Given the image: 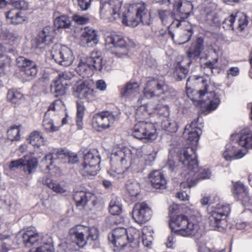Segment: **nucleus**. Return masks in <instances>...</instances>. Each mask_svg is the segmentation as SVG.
Returning a JSON list of instances; mask_svg holds the SVG:
<instances>
[{"label":"nucleus","instance_id":"1","mask_svg":"<svg viewBox=\"0 0 252 252\" xmlns=\"http://www.w3.org/2000/svg\"><path fill=\"white\" fill-rule=\"evenodd\" d=\"M178 160L189 170L197 168L198 162L196 155L192 148L188 147L180 149L177 152L176 155L173 156L171 151L169 152L166 167L171 171H177L179 165L176 162Z\"/></svg>","mask_w":252,"mask_h":252},{"label":"nucleus","instance_id":"2","mask_svg":"<svg viewBox=\"0 0 252 252\" xmlns=\"http://www.w3.org/2000/svg\"><path fill=\"white\" fill-rule=\"evenodd\" d=\"M170 227L172 231L183 236H193L198 232L199 226L196 221H190L184 215L170 216Z\"/></svg>","mask_w":252,"mask_h":252},{"label":"nucleus","instance_id":"3","mask_svg":"<svg viewBox=\"0 0 252 252\" xmlns=\"http://www.w3.org/2000/svg\"><path fill=\"white\" fill-rule=\"evenodd\" d=\"M139 236V233L134 229L127 230L124 227H117L109 234L108 238L116 247L123 248L138 238Z\"/></svg>","mask_w":252,"mask_h":252},{"label":"nucleus","instance_id":"4","mask_svg":"<svg viewBox=\"0 0 252 252\" xmlns=\"http://www.w3.org/2000/svg\"><path fill=\"white\" fill-rule=\"evenodd\" d=\"M230 212L229 205L218 204L215 210L212 212L208 218L207 223L209 229L219 231L224 230L227 226L225 218Z\"/></svg>","mask_w":252,"mask_h":252},{"label":"nucleus","instance_id":"5","mask_svg":"<svg viewBox=\"0 0 252 252\" xmlns=\"http://www.w3.org/2000/svg\"><path fill=\"white\" fill-rule=\"evenodd\" d=\"M133 10V8L129 9L123 13L122 22L124 25L135 27L140 22L149 24V22L144 20V17L147 16V10L145 3H136L135 11L134 12Z\"/></svg>","mask_w":252,"mask_h":252},{"label":"nucleus","instance_id":"6","mask_svg":"<svg viewBox=\"0 0 252 252\" xmlns=\"http://www.w3.org/2000/svg\"><path fill=\"white\" fill-rule=\"evenodd\" d=\"M173 93L176 94V92L170 88L162 78H153L148 80L144 89V94L148 98L155 96H158L166 93Z\"/></svg>","mask_w":252,"mask_h":252},{"label":"nucleus","instance_id":"7","mask_svg":"<svg viewBox=\"0 0 252 252\" xmlns=\"http://www.w3.org/2000/svg\"><path fill=\"white\" fill-rule=\"evenodd\" d=\"M51 54L56 63L64 66H70L74 60L72 50L65 45H54Z\"/></svg>","mask_w":252,"mask_h":252},{"label":"nucleus","instance_id":"8","mask_svg":"<svg viewBox=\"0 0 252 252\" xmlns=\"http://www.w3.org/2000/svg\"><path fill=\"white\" fill-rule=\"evenodd\" d=\"M100 162L98 152L95 149L90 150L84 155L82 171L84 175L94 176L99 168Z\"/></svg>","mask_w":252,"mask_h":252},{"label":"nucleus","instance_id":"9","mask_svg":"<svg viewBox=\"0 0 252 252\" xmlns=\"http://www.w3.org/2000/svg\"><path fill=\"white\" fill-rule=\"evenodd\" d=\"M70 233L74 236L76 244L80 247H82L86 244V239L95 240L98 236L96 228H90L83 226H78L76 228L71 229Z\"/></svg>","mask_w":252,"mask_h":252},{"label":"nucleus","instance_id":"10","mask_svg":"<svg viewBox=\"0 0 252 252\" xmlns=\"http://www.w3.org/2000/svg\"><path fill=\"white\" fill-rule=\"evenodd\" d=\"M133 136L138 139L154 140L157 138L156 128L152 123L139 121L134 125Z\"/></svg>","mask_w":252,"mask_h":252},{"label":"nucleus","instance_id":"11","mask_svg":"<svg viewBox=\"0 0 252 252\" xmlns=\"http://www.w3.org/2000/svg\"><path fill=\"white\" fill-rule=\"evenodd\" d=\"M16 51L6 43H0V74H7L10 70L11 54L14 55Z\"/></svg>","mask_w":252,"mask_h":252},{"label":"nucleus","instance_id":"12","mask_svg":"<svg viewBox=\"0 0 252 252\" xmlns=\"http://www.w3.org/2000/svg\"><path fill=\"white\" fill-rule=\"evenodd\" d=\"M199 79H201V83L204 85V89L199 91V99L204 101L207 106L208 110L212 111L216 109L220 102V99L214 92H207L209 86L206 84V80L202 77Z\"/></svg>","mask_w":252,"mask_h":252},{"label":"nucleus","instance_id":"13","mask_svg":"<svg viewBox=\"0 0 252 252\" xmlns=\"http://www.w3.org/2000/svg\"><path fill=\"white\" fill-rule=\"evenodd\" d=\"M118 119V115H114L112 112L102 111L94 115L92 123L94 126L97 127L98 130L100 131L109 127L111 124Z\"/></svg>","mask_w":252,"mask_h":252},{"label":"nucleus","instance_id":"14","mask_svg":"<svg viewBox=\"0 0 252 252\" xmlns=\"http://www.w3.org/2000/svg\"><path fill=\"white\" fill-rule=\"evenodd\" d=\"M152 215L151 208L145 202L136 203L133 209L132 217L139 224H143L148 221Z\"/></svg>","mask_w":252,"mask_h":252},{"label":"nucleus","instance_id":"15","mask_svg":"<svg viewBox=\"0 0 252 252\" xmlns=\"http://www.w3.org/2000/svg\"><path fill=\"white\" fill-rule=\"evenodd\" d=\"M132 157V154L130 150L127 148H124L117 150L112 154L111 161L118 162L121 165L122 169L126 170L128 168L127 165L131 166L133 163Z\"/></svg>","mask_w":252,"mask_h":252},{"label":"nucleus","instance_id":"16","mask_svg":"<svg viewBox=\"0 0 252 252\" xmlns=\"http://www.w3.org/2000/svg\"><path fill=\"white\" fill-rule=\"evenodd\" d=\"M121 5V2L119 1L105 2L100 7V16L103 18L112 17L114 20L120 18Z\"/></svg>","mask_w":252,"mask_h":252},{"label":"nucleus","instance_id":"17","mask_svg":"<svg viewBox=\"0 0 252 252\" xmlns=\"http://www.w3.org/2000/svg\"><path fill=\"white\" fill-rule=\"evenodd\" d=\"M16 63L21 72H23L28 77H35L37 73L36 63L31 60L22 56L16 59Z\"/></svg>","mask_w":252,"mask_h":252},{"label":"nucleus","instance_id":"18","mask_svg":"<svg viewBox=\"0 0 252 252\" xmlns=\"http://www.w3.org/2000/svg\"><path fill=\"white\" fill-rule=\"evenodd\" d=\"M45 159L50 160V164H52V160L53 159H64V162L67 161L68 163H75L78 161V157L76 155L70 154L67 151L63 149L59 150L56 153L54 154H49L46 155Z\"/></svg>","mask_w":252,"mask_h":252},{"label":"nucleus","instance_id":"19","mask_svg":"<svg viewBox=\"0 0 252 252\" xmlns=\"http://www.w3.org/2000/svg\"><path fill=\"white\" fill-rule=\"evenodd\" d=\"M73 199L76 206L80 209H83L88 202L91 200H92L93 204L95 205V196L91 192L76 191L73 194Z\"/></svg>","mask_w":252,"mask_h":252},{"label":"nucleus","instance_id":"20","mask_svg":"<svg viewBox=\"0 0 252 252\" xmlns=\"http://www.w3.org/2000/svg\"><path fill=\"white\" fill-rule=\"evenodd\" d=\"M193 9L192 3L187 0H183L174 4V11L173 13L179 14L182 18H187Z\"/></svg>","mask_w":252,"mask_h":252},{"label":"nucleus","instance_id":"21","mask_svg":"<svg viewBox=\"0 0 252 252\" xmlns=\"http://www.w3.org/2000/svg\"><path fill=\"white\" fill-rule=\"evenodd\" d=\"M203 50V39L199 37L196 41L187 52V56L189 61L187 63L188 66L191 64L194 60L199 58L200 54Z\"/></svg>","mask_w":252,"mask_h":252},{"label":"nucleus","instance_id":"22","mask_svg":"<svg viewBox=\"0 0 252 252\" xmlns=\"http://www.w3.org/2000/svg\"><path fill=\"white\" fill-rule=\"evenodd\" d=\"M106 45H112L113 47L120 48H126L128 46H133V43L130 41L127 43L124 38L119 35L111 34L105 38Z\"/></svg>","mask_w":252,"mask_h":252},{"label":"nucleus","instance_id":"23","mask_svg":"<svg viewBox=\"0 0 252 252\" xmlns=\"http://www.w3.org/2000/svg\"><path fill=\"white\" fill-rule=\"evenodd\" d=\"M54 29L52 27L48 26L44 27L38 33L36 37V41L38 44H44L49 45L53 43L54 39Z\"/></svg>","mask_w":252,"mask_h":252},{"label":"nucleus","instance_id":"24","mask_svg":"<svg viewBox=\"0 0 252 252\" xmlns=\"http://www.w3.org/2000/svg\"><path fill=\"white\" fill-rule=\"evenodd\" d=\"M22 239L23 243L27 247L39 245L41 244L43 240L41 235L29 230L26 231L22 234Z\"/></svg>","mask_w":252,"mask_h":252},{"label":"nucleus","instance_id":"25","mask_svg":"<svg viewBox=\"0 0 252 252\" xmlns=\"http://www.w3.org/2000/svg\"><path fill=\"white\" fill-rule=\"evenodd\" d=\"M233 193L237 196L236 197L242 201L244 206H248L250 200V197L246 187L241 182H236L233 185Z\"/></svg>","mask_w":252,"mask_h":252},{"label":"nucleus","instance_id":"26","mask_svg":"<svg viewBox=\"0 0 252 252\" xmlns=\"http://www.w3.org/2000/svg\"><path fill=\"white\" fill-rule=\"evenodd\" d=\"M246 150L236 151L235 148L231 144L226 145L225 150L223 153V158L227 161L239 159L243 158L246 154Z\"/></svg>","mask_w":252,"mask_h":252},{"label":"nucleus","instance_id":"27","mask_svg":"<svg viewBox=\"0 0 252 252\" xmlns=\"http://www.w3.org/2000/svg\"><path fill=\"white\" fill-rule=\"evenodd\" d=\"M149 178L153 188L156 189H164L166 188V181L164 175L160 171H153L150 175Z\"/></svg>","mask_w":252,"mask_h":252},{"label":"nucleus","instance_id":"28","mask_svg":"<svg viewBox=\"0 0 252 252\" xmlns=\"http://www.w3.org/2000/svg\"><path fill=\"white\" fill-rule=\"evenodd\" d=\"M88 63L90 64L92 72L94 70L101 71L105 63L102 57L96 52H92L89 56L86 57Z\"/></svg>","mask_w":252,"mask_h":252},{"label":"nucleus","instance_id":"29","mask_svg":"<svg viewBox=\"0 0 252 252\" xmlns=\"http://www.w3.org/2000/svg\"><path fill=\"white\" fill-rule=\"evenodd\" d=\"M93 90L91 89L84 82H82L74 88V95L80 99L89 98L93 95Z\"/></svg>","mask_w":252,"mask_h":252},{"label":"nucleus","instance_id":"30","mask_svg":"<svg viewBox=\"0 0 252 252\" xmlns=\"http://www.w3.org/2000/svg\"><path fill=\"white\" fill-rule=\"evenodd\" d=\"M82 37V41L86 43L88 46L93 47L95 46L98 41L96 31L92 29H85Z\"/></svg>","mask_w":252,"mask_h":252},{"label":"nucleus","instance_id":"31","mask_svg":"<svg viewBox=\"0 0 252 252\" xmlns=\"http://www.w3.org/2000/svg\"><path fill=\"white\" fill-rule=\"evenodd\" d=\"M7 101L18 106L25 100L24 95L20 91L12 89L8 91L6 95Z\"/></svg>","mask_w":252,"mask_h":252},{"label":"nucleus","instance_id":"32","mask_svg":"<svg viewBox=\"0 0 252 252\" xmlns=\"http://www.w3.org/2000/svg\"><path fill=\"white\" fill-rule=\"evenodd\" d=\"M76 71L79 75L83 78L89 77L93 74L90 65L88 63L87 57L81 58L76 68Z\"/></svg>","mask_w":252,"mask_h":252},{"label":"nucleus","instance_id":"33","mask_svg":"<svg viewBox=\"0 0 252 252\" xmlns=\"http://www.w3.org/2000/svg\"><path fill=\"white\" fill-rule=\"evenodd\" d=\"M155 108L151 103L140 106L136 110L135 118L137 121H141L150 114L152 113Z\"/></svg>","mask_w":252,"mask_h":252},{"label":"nucleus","instance_id":"34","mask_svg":"<svg viewBox=\"0 0 252 252\" xmlns=\"http://www.w3.org/2000/svg\"><path fill=\"white\" fill-rule=\"evenodd\" d=\"M68 84L67 82L62 83L57 80H54L51 85V92L55 97H59L65 93Z\"/></svg>","mask_w":252,"mask_h":252},{"label":"nucleus","instance_id":"35","mask_svg":"<svg viewBox=\"0 0 252 252\" xmlns=\"http://www.w3.org/2000/svg\"><path fill=\"white\" fill-rule=\"evenodd\" d=\"M24 163L23 166V171L28 174H31L35 172L38 165V161L35 158H27L26 156L24 157Z\"/></svg>","mask_w":252,"mask_h":252},{"label":"nucleus","instance_id":"36","mask_svg":"<svg viewBox=\"0 0 252 252\" xmlns=\"http://www.w3.org/2000/svg\"><path fill=\"white\" fill-rule=\"evenodd\" d=\"M139 85L137 82H129L122 89L121 94L123 96L128 97L137 94L139 92Z\"/></svg>","mask_w":252,"mask_h":252},{"label":"nucleus","instance_id":"37","mask_svg":"<svg viewBox=\"0 0 252 252\" xmlns=\"http://www.w3.org/2000/svg\"><path fill=\"white\" fill-rule=\"evenodd\" d=\"M239 144L246 148L252 149V132H242L239 137Z\"/></svg>","mask_w":252,"mask_h":252},{"label":"nucleus","instance_id":"38","mask_svg":"<svg viewBox=\"0 0 252 252\" xmlns=\"http://www.w3.org/2000/svg\"><path fill=\"white\" fill-rule=\"evenodd\" d=\"M216 5L212 2H207L204 4L202 8V14L204 15L207 20L215 21L214 10Z\"/></svg>","mask_w":252,"mask_h":252},{"label":"nucleus","instance_id":"39","mask_svg":"<svg viewBox=\"0 0 252 252\" xmlns=\"http://www.w3.org/2000/svg\"><path fill=\"white\" fill-rule=\"evenodd\" d=\"M197 169L198 167L193 170H189L190 172L189 173V175L193 176V178H196L197 180V182L200 179H205L210 178L211 172L208 169L202 168Z\"/></svg>","mask_w":252,"mask_h":252},{"label":"nucleus","instance_id":"40","mask_svg":"<svg viewBox=\"0 0 252 252\" xmlns=\"http://www.w3.org/2000/svg\"><path fill=\"white\" fill-rule=\"evenodd\" d=\"M193 31L190 25L189 28L181 32L176 39L175 43L178 44H184L190 40Z\"/></svg>","mask_w":252,"mask_h":252},{"label":"nucleus","instance_id":"41","mask_svg":"<svg viewBox=\"0 0 252 252\" xmlns=\"http://www.w3.org/2000/svg\"><path fill=\"white\" fill-rule=\"evenodd\" d=\"M126 190L132 197H136L140 192V188L138 183L135 181L128 180L126 184Z\"/></svg>","mask_w":252,"mask_h":252},{"label":"nucleus","instance_id":"42","mask_svg":"<svg viewBox=\"0 0 252 252\" xmlns=\"http://www.w3.org/2000/svg\"><path fill=\"white\" fill-rule=\"evenodd\" d=\"M29 142L34 147L37 148L39 147L41 145H43L44 140L41 133L36 131L31 133L29 137Z\"/></svg>","mask_w":252,"mask_h":252},{"label":"nucleus","instance_id":"43","mask_svg":"<svg viewBox=\"0 0 252 252\" xmlns=\"http://www.w3.org/2000/svg\"><path fill=\"white\" fill-rule=\"evenodd\" d=\"M201 133V129H198V130H194L193 129H192V130L190 129L188 130V125H187L185 128V131L184 132L183 135L190 142H197Z\"/></svg>","mask_w":252,"mask_h":252},{"label":"nucleus","instance_id":"44","mask_svg":"<svg viewBox=\"0 0 252 252\" xmlns=\"http://www.w3.org/2000/svg\"><path fill=\"white\" fill-rule=\"evenodd\" d=\"M54 25L58 29L69 28L70 27V21L66 16L62 15L55 19Z\"/></svg>","mask_w":252,"mask_h":252},{"label":"nucleus","instance_id":"45","mask_svg":"<svg viewBox=\"0 0 252 252\" xmlns=\"http://www.w3.org/2000/svg\"><path fill=\"white\" fill-rule=\"evenodd\" d=\"M43 184L52 189L57 193H63L66 191V189L61 186L59 183L53 182L50 179H46L43 182Z\"/></svg>","mask_w":252,"mask_h":252},{"label":"nucleus","instance_id":"46","mask_svg":"<svg viewBox=\"0 0 252 252\" xmlns=\"http://www.w3.org/2000/svg\"><path fill=\"white\" fill-rule=\"evenodd\" d=\"M189 69L181 65V63H178L175 68L174 75L176 77L177 81H181L187 77L188 74Z\"/></svg>","mask_w":252,"mask_h":252},{"label":"nucleus","instance_id":"47","mask_svg":"<svg viewBox=\"0 0 252 252\" xmlns=\"http://www.w3.org/2000/svg\"><path fill=\"white\" fill-rule=\"evenodd\" d=\"M153 232L148 230V228H144L142 230V239L143 245L147 247H150L153 241Z\"/></svg>","mask_w":252,"mask_h":252},{"label":"nucleus","instance_id":"48","mask_svg":"<svg viewBox=\"0 0 252 252\" xmlns=\"http://www.w3.org/2000/svg\"><path fill=\"white\" fill-rule=\"evenodd\" d=\"M161 126L165 130L169 132H175L177 130L176 123L168 118H165L162 121Z\"/></svg>","mask_w":252,"mask_h":252},{"label":"nucleus","instance_id":"49","mask_svg":"<svg viewBox=\"0 0 252 252\" xmlns=\"http://www.w3.org/2000/svg\"><path fill=\"white\" fill-rule=\"evenodd\" d=\"M48 112L45 114V118L43 121V126L47 132H53L58 130L59 127L54 126L53 120L48 118Z\"/></svg>","mask_w":252,"mask_h":252},{"label":"nucleus","instance_id":"50","mask_svg":"<svg viewBox=\"0 0 252 252\" xmlns=\"http://www.w3.org/2000/svg\"><path fill=\"white\" fill-rule=\"evenodd\" d=\"M12 11L10 10L7 11L6 14L7 19H9L10 21L9 22L13 24L18 25L22 23L25 20V17L21 15V13L17 12L15 14V16H13L11 15Z\"/></svg>","mask_w":252,"mask_h":252},{"label":"nucleus","instance_id":"51","mask_svg":"<svg viewBox=\"0 0 252 252\" xmlns=\"http://www.w3.org/2000/svg\"><path fill=\"white\" fill-rule=\"evenodd\" d=\"M20 129L18 126H14L7 131V138L11 141L20 139Z\"/></svg>","mask_w":252,"mask_h":252},{"label":"nucleus","instance_id":"52","mask_svg":"<svg viewBox=\"0 0 252 252\" xmlns=\"http://www.w3.org/2000/svg\"><path fill=\"white\" fill-rule=\"evenodd\" d=\"M109 212L113 215H118L122 211V207L117 199H112L109 206Z\"/></svg>","mask_w":252,"mask_h":252},{"label":"nucleus","instance_id":"53","mask_svg":"<svg viewBox=\"0 0 252 252\" xmlns=\"http://www.w3.org/2000/svg\"><path fill=\"white\" fill-rule=\"evenodd\" d=\"M158 14L162 23L166 25L169 23L170 17H172L173 12H171L169 10H160L158 11Z\"/></svg>","mask_w":252,"mask_h":252},{"label":"nucleus","instance_id":"54","mask_svg":"<svg viewBox=\"0 0 252 252\" xmlns=\"http://www.w3.org/2000/svg\"><path fill=\"white\" fill-rule=\"evenodd\" d=\"M85 107L83 102L79 100L77 101V117L76 122L78 125L82 122V120L84 116V111Z\"/></svg>","mask_w":252,"mask_h":252},{"label":"nucleus","instance_id":"55","mask_svg":"<svg viewBox=\"0 0 252 252\" xmlns=\"http://www.w3.org/2000/svg\"><path fill=\"white\" fill-rule=\"evenodd\" d=\"M53 246L48 243H45L43 245L37 247L35 251L30 250L29 252H54Z\"/></svg>","mask_w":252,"mask_h":252},{"label":"nucleus","instance_id":"56","mask_svg":"<svg viewBox=\"0 0 252 252\" xmlns=\"http://www.w3.org/2000/svg\"><path fill=\"white\" fill-rule=\"evenodd\" d=\"M24 163V157L16 160L11 161L9 163L8 167L11 171H15L19 168H23Z\"/></svg>","mask_w":252,"mask_h":252},{"label":"nucleus","instance_id":"57","mask_svg":"<svg viewBox=\"0 0 252 252\" xmlns=\"http://www.w3.org/2000/svg\"><path fill=\"white\" fill-rule=\"evenodd\" d=\"M74 76V74L70 71H63L59 74L58 79L56 80L62 83H64L66 81L71 80Z\"/></svg>","mask_w":252,"mask_h":252},{"label":"nucleus","instance_id":"58","mask_svg":"<svg viewBox=\"0 0 252 252\" xmlns=\"http://www.w3.org/2000/svg\"><path fill=\"white\" fill-rule=\"evenodd\" d=\"M236 16L233 14L230 15L228 17L225 18L222 23L223 28L228 29H233V24L235 21Z\"/></svg>","mask_w":252,"mask_h":252},{"label":"nucleus","instance_id":"59","mask_svg":"<svg viewBox=\"0 0 252 252\" xmlns=\"http://www.w3.org/2000/svg\"><path fill=\"white\" fill-rule=\"evenodd\" d=\"M197 183V180L196 178H193L192 177L191 178H188L187 182H182L181 183V187L183 188H189L195 186Z\"/></svg>","mask_w":252,"mask_h":252},{"label":"nucleus","instance_id":"60","mask_svg":"<svg viewBox=\"0 0 252 252\" xmlns=\"http://www.w3.org/2000/svg\"><path fill=\"white\" fill-rule=\"evenodd\" d=\"M13 7L17 9L26 10L28 8L29 4L25 0H17L14 3Z\"/></svg>","mask_w":252,"mask_h":252},{"label":"nucleus","instance_id":"61","mask_svg":"<svg viewBox=\"0 0 252 252\" xmlns=\"http://www.w3.org/2000/svg\"><path fill=\"white\" fill-rule=\"evenodd\" d=\"M78 6L82 10H87L90 7V0H77Z\"/></svg>","mask_w":252,"mask_h":252},{"label":"nucleus","instance_id":"62","mask_svg":"<svg viewBox=\"0 0 252 252\" xmlns=\"http://www.w3.org/2000/svg\"><path fill=\"white\" fill-rule=\"evenodd\" d=\"M218 62V58L214 59L212 61H208L201 65L204 68H208L211 73H213L212 69L214 68V65Z\"/></svg>","mask_w":252,"mask_h":252},{"label":"nucleus","instance_id":"63","mask_svg":"<svg viewBox=\"0 0 252 252\" xmlns=\"http://www.w3.org/2000/svg\"><path fill=\"white\" fill-rule=\"evenodd\" d=\"M182 16L179 15V14H176V13H173L172 14V18L175 20V21H173L174 22V25H175V27L178 28L180 27L181 22L184 21L186 18H182Z\"/></svg>","mask_w":252,"mask_h":252},{"label":"nucleus","instance_id":"64","mask_svg":"<svg viewBox=\"0 0 252 252\" xmlns=\"http://www.w3.org/2000/svg\"><path fill=\"white\" fill-rule=\"evenodd\" d=\"M247 23L248 20L247 19V17L245 15H242L239 18L238 26L241 30L244 29L245 27L247 26Z\"/></svg>","mask_w":252,"mask_h":252}]
</instances>
